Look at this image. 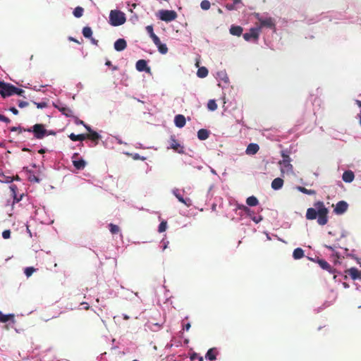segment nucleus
I'll return each instance as SVG.
<instances>
[{
    "instance_id": "nucleus-1",
    "label": "nucleus",
    "mask_w": 361,
    "mask_h": 361,
    "mask_svg": "<svg viewBox=\"0 0 361 361\" xmlns=\"http://www.w3.org/2000/svg\"><path fill=\"white\" fill-rule=\"evenodd\" d=\"M314 208H308L306 212V219L314 220L317 217V223L321 226H324L328 222L329 210L322 201H317L314 203Z\"/></svg>"
},
{
    "instance_id": "nucleus-2",
    "label": "nucleus",
    "mask_w": 361,
    "mask_h": 361,
    "mask_svg": "<svg viewBox=\"0 0 361 361\" xmlns=\"http://www.w3.org/2000/svg\"><path fill=\"white\" fill-rule=\"evenodd\" d=\"M23 130L25 132L33 133L34 137L37 140H41L47 135V130L45 129L44 126L41 123L35 124L32 127L23 129Z\"/></svg>"
},
{
    "instance_id": "nucleus-3",
    "label": "nucleus",
    "mask_w": 361,
    "mask_h": 361,
    "mask_svg": "<svg viewBox=\"0 0 361 361\" xmlns=\"http://www.w3.org/2000/svg\"><path fill=\"white\" fill-rule=\"evenodd\" d=\"M281 157H283L282 160L279 161V164L281 167V173L283 175L285 173H291L293 170V166L290 164L291 159L289 155L286 154L285 152H281Z\"/></svg>"
},
{
    "instance_id": "nucleus-4",
    "label": "nucleus",
    "mask_w": 361,
    "mask_h": 361,
    "mask_svg": "<svg viewBox=\"0 0 361 361\" xmlns=\"http://www.w3.org/2000/svg\"><path fill=\"white\" fill-rule=\"evenodd\" d=\"M126 17L123 12L113 10L110 12L109 20L113 26H119L126 22Z\"/></svg>"
},
{
    "instance_id": "nucleus-5",
    "label": "nucleus",
    "mask_w": 361,
    "mask_h": 361,
    "mask_svg": "<svg viewBox=\"0 0 361 361\" xmlns=\"http://www.w3.org/2000/svg\"><path fill=\"white\" fill-rule=\"evenodd\" d=\"M177 18V13L172 10H162L160 11V19L165 22H171Z\"/></svg>"
},
{
    "instance_id": "nucleus-6",
    "label": "nucleus",
    "mask_w": 361,
    "mask_h": 361,
    "mask_svg": "<svg viewBox=\"0 0 361 361\" xmlns=\"http://www.w3.org/2000/svg\"><path fill=\"white\" fill-rule=\"evenodd\" d=\"M168 149H172L178 154L184 153V147L181 145L178 140L176 139L175 135H171L169 140V146Z\"/></svg>"
},
{
    "instance_id": "nucleus-7",
    "label": "nucleus",
    "mask_w": 361,
    "mask_h": 361,
    "mask_svg": "<svg viewBox=\"0 0 361 361\" xmlns=\"http://www.w3.org/2000/svg\"><path fill=\"white\" fill-rule=\"evenodd\" d=\"M260 33V27H255L250 29L248 32L243 34V38L246 41H250L252 39L257 40Z\"/></svg>"
},
{
    "instance_id": "nucleus-8",
    "label": "nucleus",
    "mask_w": 361,
    "mask_h": 361,
    "mask_svg": "<svg viewBox=\"0 0 361 361\" xmlns=\"http://www.w3.org/2000/svg\"><path fill=\"white\" fill-rule=\"evenodd\" d=\"M13 90H14L13 85L2 82L0 87V94L4 98H5L13 94Z\"/></svg>"
},
{
    "instance_id": "nucleus-9",
    "label": "nucleus",
    "mask_w": 361,
    "mask_h": 361,
    "mask_svg": "<svg viewBox=\"0 0 361 361\" xmlns=\"http://www.w3.org/2000/svg\"><path fill=\"white\" fill-rule=\"evenodd\" d=\"M348 208V203L345 201L341 200L336 203L334 212L336 214H343L347 211Z\"/></svg>"
},
{
    "instance_id": "nucleus-10",
    "label": "nucleus",
    "mask_w": 361,
    "mask_h": 361,
    "mask_svg": "<svg viewBox=\"0 0 361 361\" xmlns=\"http://www.w3.org/2000/svg\"><path fill=\"white\" fill-rule=\"evenodd\" d=\"M55 106H56V108H57L59 109V111L62 114H63L66 117H68V118H73V117H75L74 112H73V111L70 107L66 106H63L62 104L56 105Z\"/></svg>"
},
{
    "instance_id": "nucleus-11",
    "label": "nucleus",
    "mask_w": 361,
    "mask_h": 361,
    "mask_svg": "<svg viewBox=\"0 0 361 361\" xmlns=\"http://www.w3.org/2000/svg\"><path fill=\"white\" fill-rule=\"evenodd\" d=\"M259 22L260 25L259 27H260V29L263 27H266L270 29H275V23L271 18H260Z\"/></svg>"
},
{
    "instance_id": "nucleus-12",
    "label": "nucleus",
    "mask_w": 361,
    "mask_h": 361,
    "mask_svg": "<svg viewBox=\"0 0 361 361\" xmlns=\"http://www.w3.org/2000/svg\"><path fill=\"white\" fill-rule=\"evenodd\" d=\"M78 157V153H74L72 159H73V164L75 166V168L78 170H82L86 166V162L84 159H80L79 160H75V159Z\"/></svg>"
},
{
    "instance_id": "nucleus-13",
    "label": "nucleus",
    "mask_w": 361,
    "mask_h": 361,
    "mask_svg": "<svg viewBox=\"0 0 361 361\" xmlns=\"http://www.w3.org/2000/svg\"><path fill=\"white\" fill-rule=\"evenodd\" d=\"M136 69L140 71H145L149 73L150 71V68L147 66V61L144 59H140L136 62L135 64Z\"/></svg>"
},
{
    "instance_id": "nucleus-14",
    "label": "nucleus",
    "mask_w": 361,
    "mask_h": 361,
    "mask_svg": "<svg viewBox=\"0 0 361 361\" xmlns=\"http://www.w3.org/2000/svg\"><path fill=\"white\" fill-rule=\"evenodd\" d=\"M173 195L178 200L179 202L184 204L187 207H190L192 205V201L190 198H183V197L180 195L179 190L176 189L173 191Z\"/></svg>"
},
{
    "instance_id": "nucleus-15",
    "label": "nucleus",
    "mask_w": 361,
    "mask_h": 361,
    "mask_svg": "<svg viewBox=\"0 0 361 361\" xmlns=\"http://www.w3.org/2000/svg\"><path fill=\"white\" fill-rule=\"evenodd\" d=\"M350 278L353 280L361 279V271L358 270L355 267H352L345 271Z\"/></svg>"
},
{
    "instance_id": "nucleus-16",
    "label": "nucleus",
    "mask_w": 361,
    "mask_h": 361,
    "mask_svg": "<svg viewBox=\"0 0 361 361\" xmlns=\"http://www.w3.org/2000/svg\"><path fill=\"white\" fill-rule=\"evenodd\" d=\"M127 47L126 41L124 39H118L114 42V49L117 51L124 50Z\"/></svg>"
},
{
    "instance_id": "nucleus-17",
    "label": "nucleus",
    "mask_w": 361,
    "mask_h": 361,
    "mask_svg": "<svg viewBox=\"0 0 361 361\" xmlns=\"http://www.w3.org/2000/svg\"><path fill=\"white\" fill-rule=\"evenodd\" d=\"M317 263L324 270L328 271L329 273H334V269L331 267V265L324 259H317Z\"/></svg>"
},
{
    "instance_id": "nucleus-18",
    "label": "nucleus",
    "mask_w": 361,
    "mask_h": 361,
    "mask_svg": "<svg viewBox=\"0 0 361 361\" xmlns=\"http://www.w3.org/2000/svg\"><path fill=\"white\" fill-rule=\"evenodd\" d=\"M100 138L101 135L95 131H91L90 133L85 134V139H89L93 141L95 145L98 143V141Z\"/></svg>"
},
{
    "instance_id": "nucleus-19",
    "label": "nucleus",
    "mask_w": 361,
    "mask_h": 361,
    "mask_svg": "<svg viewBox=\"0 0 361 361\" xmlns=\"http://www.w3.org/2000/svg\"><path fill=\"white\" fill-rule=\"evenodd\" d=\"M175 125L178 128H183L185 125V118L183 115L178 114L174 118Z\"/></svg>"
},
{
    "instance_id": "nucleus-20",
    "label": "nucleus",
    "mask_w": 361,
    "mask_h": 361,
    "mask_svg": "<svg viewBox=\"0 0 361 361\" xmlns=\"http://www.w3.org/2000/svg\"><path fill=\"white\" fill-rule=\"evenodd\" d=\"M259 149V147L257 144L255 143H250L248 145L247 149H246V154H255Z\"/></svg>"
},
{
    "instance_id": "nucleus-21",
    "label": "nucleus",
    "mask_w": 361,
    "mask_h": 361,
    "mask_svg": "<svg viewBox=\"0 0 361 361\" xmlns=\"http://www.w3.org/2000/svg\"><path fill=\"white\" fill-rule=\"evenodd\" d=\"M354 178L355 175L352 171H345L342 176L343 180L345 183H351Z\"/></svg>"
},
{
    "instance_id": "nucleus-22",
    "label": "nucleus",
    "mask_w": 361,
    "mask_h": 361,
    "mask_svg": "<svg viewBox=\"0 0 361 361\" xmlns=\"http://www.w3.org/2000/svg\"><path fill=\"white\" fill-rule=\"evenodd\" d=\"M217 353H218V352H217L216 348H210L208 350L207 353H206L205 358L209 360H211V361L215 360L216 359Z\"/></svg>"
},
{
    "instance_id": "nucleus-23",
    "label": "nucleus",
    "mask_w": 361,
    "mask_h": 361,
    "mask_svg": "<svg viewBox=\"0 0 361 361\" xmlns=\"http://www.w3.org/2000/svg\"><path fill=\"white\" fill-rule=\"evenodd\" d=\"M283 180L281 178H276L271 182V188L275 190L281 189L283 185Z\"/></svg>"
},
{
    "instance_id": "nucleus-24",
    "label": "nucleus",
    "mask_w": 361,
    "mask_h": 361,
    "mask_svg": "<svg viewBox=\"0 0 361 361\" xmlns=\"http://www.w3.org/2000/svg\"><path fill=\"white\" fill-rule=\"evenodd\" d=\"M243 27H240V26H235V25H232L230 28V33L233 35H235V36H240L243 33Z\"/></svg>"
},
{
    "instance_id": "nucleus-25",
    "label": "nucleus",
    "mask_w": 361,
    "mask_h": 361,
    "mask_svg": "<svg viewBox=\"0 0 361 361\" xmlns=\"http://www.w3.org/2000/svg\"><path fill=\"white\" fill-rule=\"evenodd\" d=\"M209 132L206 129H200L197 132V137L200 140H205L209 137Z\"/></svg>"
},
{
    "instance_id": "nucleus-26",
    "label": "nucleus",
    "mask_w": 361,
    "mask_h": 361,
    "mask_svg": "<svg viewBox=\"0 0 361 361\" xmlns=\"http://www.w3.org/2000/svg\"><path fill=\"white\" fill-rule=\"evenodd\" d=\"M304 251L302 248L298 247L294 250L293 257L295 259H300L304 257Z\"/></svg>"
},
{
    "instance_id": "nucleus-27",
    "label": "nucleus",
    "mask_w": 361,
    "mask_h": 361,
    "mask_svg": "<svg viewBox=\"0 0 361 361\" xmlns=\"http://www.w3.org/2000/svg\"><path fill=\"white\" fill-rule=\"evenodd\" d=\"M68 137L72 141H83L85 140V134L75 135L71 133Z\"/></svg>"
},
{
    "instance_id": "nucleus-28",
    "label": "nucleus",
    "mask_w": 361,
    "mask_h": 361,
    "mask_svg": "<svg viewBox=\"0 0 361 361\" xmlns=\"http://www.w3.org/2000/svg\"><path fill=\"white\" fill-rule=\"evenodd\" d=\"M246 203L250 207H255L258 204L259 201L256 197L250 196L247 198Z\"/></svg>"
},
{
    "instance_id": "nucleus-29",
    "label": "nucleus",
    "mask_w": 361,
    "mask_h": 361,
    "mask_svg": "<svg viewBox=\"0 0 361 361\" xmlns=\"http://www.w3.org/2000/svg\"><path fill=\"white\" fill-rule=\"evenodd\" d=\"M297 190H299L300 192L304 193V194H306V195H315L316 194V191L315 190H309V189H307L306 188L302 187V186H298L297 187Z\"/></svg>"
},
{
    "instance_id": "nucleus-30",
    "label": "nucleus",
    "mask_w": 361,
    "mask_h": 361,
    "mask_svg": "<svg viewBox=\"0 0 361 361\" xmlns=\"http://www.w3.org/2000/svg\"><path fill=\"white\" fill-rule=\"evenodd\" d=\"M13 318H14V315L13 314H4L1 311H0V322H6L8 321H9L10 319H13Z\"/></svg>"
},
{
    "instance_id": "nucleus-31",
    "label": "nucleus",
    "mask_w": 361,
    "mask_h": 361,
    "mask_svg": "<svg viewBox=\"0 0 361 361\" xmlns=\"http://www.w3.org/2000/svg\"><path fill=\"white\" fill-rule=\"evenodd\" d=\"M197 75L200 78H205L208 75V70L205 67H201L197 70Z\"/></svg>"
},
{
    "instance_id": "nucleus-32",
    "label": "nucleus",
    "mask_w": 361,
    "mask_h": 361,
    "mask_svg": "<svg viewBox=\"0 0 361 361\" xmlns=\"http://www.w3.org/2000/svg\"><path fill=\"white\" fill-rule=\"evenodd\" d=\"M82 35L86 38H91L92 35V31L91 27H85L82 29Z\"/></svg>"
},
{
    "instance_id": "nucleus-33",
    "label": "nucleus",
    "mask_w": 361,
    "mask_h": 361,
    "mask_svg": "<svg viewBox=\"0 0 361 361\" xmlns=\"http://www.w3.org/2000/svg\"><path fill=\"white\" fill-rule=\"evenodd\" d=\"M13 178L11 176H5L4 173H0V182L1 183H11L13 182Z\"/></svg>"
},
{
    "instance_id": "nucleus-34",
    "label": "nucleus",
    "mask_w": 361,
    "mask_h": 361,
    "mask_svg": "<svg viewBox=\"0 0 361 361\" xmlns=\"http://www.w3.org/2000/svg\"><path fill=\"white\" fill-rule=\"evenodd\" d=\"M84 9L80 6L76 7L73 11V15L76 18H80L83 15Z\"/></svg>"
},
{
    "instance_id": "nucleus-35",
    "label": "nucleus",
    "mask_w": 361,
    "mask_h": 361,
    "mask_svg": "<svg viewBox=\"0 0 361 361\" xmlns=\"http://www.w3.org/2000/svg\"><path fill=\"white\" fill-rule=\"evenodd\" d=\"M207 108L210 111H215L217 109L216 101L214 99H210L207 103Z\"/></svg>"
},
{
    "instance_id": "nucleus-36",
    "label": "nucleus",
    "mask_w": 361,
    "mask_h": 361,
    "mask_svg": "<svg viewBox=\"0 0 361 361\" xmlns=\"http://www.w3.org/2000/svg\"><path fill=\"white\" fill-rule=\"evenodd\" d=\"M109 226L110 232L112 234H117L120 231V228L117 225L110 224L109 225Z\"/></svg>"
},
{
    "instance_id": "nucleus-37",
    "label": "nucleus",
    "mask_w": 361,
    "mask_h": 361,
    "mask_svg": "<svg viewBox=\"0 0 361 361\" xmlns=\"http://www.w3.org/2000/svg\"><path fill=\"white\" fill-rule=\"evenodd\" d=\"M239 208L243 209L246 213V214L248 216H250V218L255 214L254 212L252 210H251L250 208H248L247 207H246L245 205H243L242 207H240Z\"/></svg>"
},
{
    "instance_id": "nucleus-38",
    "label": "nucleus",
    "mask_w": 361,
    "mask_h": 361,
    "mask_svg": "<svg viewBox=\"0 0 361 361\" xmlns=\"http://www.w3.org/2000/svg\"><path fill=\"white\" fill-rule=\"evenodd\" d=\"M210 6V2L208 0H203L200 4L201 8L204 11L209 10Z\"/></svg>"
},
{
    "instance_id": "nucleus-39",
    "label": "nucleus",
    "mask_w": 361,
    "mask_h": 361,
    "mask_svg": "<svg viewBox=\"0 0 361 361\" xmlns=\"http://www.w3.org/2000/svg\"><path fill=\"white\" fill-rule=\"evenodd\" d=\"M146 30L147 33L149 35L150 37L152 39L154 37L156 36V35L154 32L153 27L152 25H147L146 27Z\"/></svg>"
},
{
    "instance_id": "nucleus-40",
    "label": "nucleus",
    "mask_w": 361,
    "mask_h": 361,
    "mask_svg": "<svg viewBox=\"0 0 361 361\" xmlns=\"http://www.w3.org/2000/svg\"><path fill=\"white\" fill-rule=\"evenodd\" d=\"M158 50L161 54H166L168 52V47L165 44H162L158 48Z\"/></svg>"
},
{
    "instance_id": "nucleus-41",
    "label": "nucleus",
    "mask_w": 361,
    "mask_h": 361,
    "mask_svg": "<svg viewBox=\"0 0 361 361\" xmlns=\"http://www.w3.org/2000/svg\"><path fill=\"white\" fill-rule=\"evenodd\" d=\"M167 228V223L166 221H162L160 223L159 226L158 231L159 233H162L166 231Z\"/></svg>"
},
{
    "instance_id": "nucleus-42",
    "label": "nucleus",
    "mask_w": 361,
    "mask_h": 361,
    "mask_svg": "<svg viewBox=\"0 0 361 361\" xmlns=\"http://www.w3.org/2000/svg\"><path fill=\"white\" fill-rule=\"evenodd\" d=\"M13 94L22 96L25 91L23 89L18 88L13 85Z\"/></svg>"
},
{
    "instance_id": "nucleus-43",
    "label": "nucleus",
    "mask_w": 361,
    "mask_h": 361,
    "mask_svg": "<svg viewBox=\"0 0 361 361\" xmlns=\"http://www.w3.org/2000/svg\"><path fill=\"white\" fill-rule=\"evenodd\" d=\"M28 180L30 182H35V183L39 182V178L37 176H36L35 174H30L28 176Z\"/></svg>"
},
{
    "instance_id": "nucleus-44",
    "label": "nucleus",
    "mask_w": 361,
    "mask_h": 361,
    "mask_svg": "<svg viewBox=\"0 0 361 361\" xmlns=\"http://www.w3.org/2000/svg\"><path fill=\"white\" fill-rule=\"evenodd\" d=\"M35 271V269L33 267H27L25 269V274L27 277H29L33 274Z\"/></svg>"
},
{
    "instance_id": "nucleus-45",
    "label": "nucleus",
    "mask_w": 361,
    "mask_h": 361,
    "mask_svg": "<svg viewBox=\"0 0 361 361\" xmlns=\"http://www.w3.org/2000/svg\"><path fill=\"white\" fill-rule=\"evenodd\" d=\"M23 129H25V128H22L20 126H18V127L13 126V127H11L10 128V130L12 131V132L18 131V133H21L22 132H25L23 130Z\"/></svg>"
},
{
    "instance_id": "nucleus-46",
    "label": "nucleus",
    "mask_w": 361,
    "mask_h": 361,
    "mask_svg": "<svg viewBox=\"0 0 361 361\" xmlns=\"http://www.w3.org/2000/svg\"><path fill=\"white\" fill-rule=\"evenodd\" d=\"M152 39L157 48H159L162 44L159 38L157 35L154 37Z\"/></svg>"
},
{
    "instance_id": "nucleus-47",
    "label": "nucleus",
    "mask_w": 361,
    "mask_h": 361,
    "mask_svg": "<svg viewBox=\"0 0 361 361\" xmlns=\"http://www.w3.org/2000/svg\"><path fill=\"white\" fill-rule=\"evenodd\" d=\"M152 39L157 48H159L162 44L159 38L157 35L154 37Z\"/></svg>"
},
{
    "instance_id": "nucleus-48",
    "label": "nucleus",
    "mask_w": 361,
    "mask_h": 361,
    "mask_svg": "<svg viewBox=\"0 0 361 361\" xmlns=\"http://www.w3.org/2000/svg\"><path fill=\"white\" fill-rule=\"evenodd\" d=\"M190 359L192 360H194L195 359H198V361H203V358L201 356H199L198 354H197L196 353H194L191 356H190Z\"/></svg>"
},
{
    "instance_id": "nucleus-49",
    "label": "nucleus",
    "mask_w": 361,
    "mask_h": 361,
    "mask_svg": "<svg viewBox=\"0 0 361 361\" xmlns=\"http://www.w3.org/2000/svg\"><path fill=\"white\" fill-rule=\"evenodd\" d=\"M252 220L255 222L256 224H258L259 222H260L262 220V216H255V214L251 217Z\"/></svg>"
},
{
    "instance_id": "nucleus-50",
    "label": "nucleus",
    "mask_w": 361,
    "mask_h": 361,
    "mask_svg": "<svg viewBox=\"0 0 361 361\" xmlns=\"http://www.w3.org/2000/svg\"><path fill=\"white\" fill-rule=\"evenodd\" d=\"M2 237L4 239H8L11 237V231L10 230H5L2 233Z\"/></svg>"
},
{
    "instance_id": "nucleus-51",
    "label": "nucleus",
    "mask_w": 361,
    "mask_h": 361,
    "mask_svg": "<svg viewBox=\"0 0 361 361\" xmlns=\"http://www.w3.org/2000/svg\"><path fill=\"white\" fill-rule=\"evenodd\" d=\"M226 8L228 11H233V10H236L237 9V6L234 4H227L226 5Z\"/></svg>"
},
{
    "instance_id": "nucleus-52",
    "label": "nucleus",
    "mask_w": 361,
    "mask_h": 361,
    "mask_svg": "<svg viewBox=\"0 0 361 361\" xmlns=\"http://www.w3.org/2000/svg\"><path fill=\"white\" fill-rule=\"evenodd\" d=\"M37 108L39 109H43V108H45L47 107V104L46 102H40V103H37V102H33Z\"/></svg>"
},
{
    "instance_id": "nucleus-53",
    "label": "nucleus",
    "mask_w": 361,
    "mask_h": 361,
    "mask_svg": "<svg viewBox=\"0 0 361 361\" xmlns=\"http://www.w3.org/2000/svg\"><path fill=\"white\" fill-rule=\"evenodd\" d=\"M0 121H3L6 123H9L11 122V120L8 117L0 114Z\"/></svg>"
},
{
    "instance_id": "nucleus-54",
    "label": "nucleus",
    "mask_w": 361,
    "mask_h": 361,
    "mask_svg": "<svg viewBox=\"0 0 361 361\" xmlns=\"http://www.w3.org/2000/svg\"><path fill=\"white\" fill-rule=\"evenodd\" d=\"M28 102H25V101H20L18 103V106L20 108H24V107H26L28 106Z\"/></svg>"
},
{
    "instance_id": "nucleus-55",
    "label": "nucleus",
    "mask_w": 361,
    "mask_h": 361,
    "mask_svg": "<svg viewBox=\"0 0 361 361\" xmlns=\"http://www.w3.org/2000/svg\"><path fill=\"white\" fill-rule=\"evenodd\" d=\"M10 189L13 192V194L16 195V190H17V186L16 185H11L10 186Z\"/></svg>"
},
{
    "instance_id": "nucleus-56",
    "label": "nucleus",
    "mask_w": 361,
    "mask_h": 361,
    "mask_svg": "<svg viewBox=\"0 0 361 361\" xmlns=\"http://www.w3.org/2000/svg\"><path fill=\"white\" fill-rule=\"evenodd\" d=\"M9 110L14 114V115H17L18 114V111L16 108L15 107H11L9 109Z\"/></svg>"
},
{
    "instance_id": "nucleus-57",
    "label": "nucleus",
    "mask_w": 361,
    "mask_h": 361,
    "mask_svg": "<svg viewBox=\"0 0 361 361\" xmlns=\"http://www.w3.org/2000/svg\"><path fill=\"white\" fill-rule=\"evenodd\" d=\"M190 328V324L188 323L183 326V330L188 331Z\"/></svg>"
},
{
    "instance_id": "nucleus-58",
    "label": "nucleus",
    "mask_w": 361,
    "mask_h": 361,
    "mask_svg": "<svg viewBox=\"0 0 361 361\" xmlns=\"http://www.w3.org/2000/svg\"><path fill=\"white\" fill-rule=\"evenodd\" d=\"M90 39H91V42L92 44H94L95 45L98 44V40L97 39H95L94 38H92V37H91Z\"/></svg>"
},
{
    "instance_id": "nucleus-59",
    "label": "nucleus",
    "mask_w": 361,
    "mask_h": 361,
    "mask_svg": "<svg viewBox=\"0 0 361 361\" xmlns=\"http://www.w3.org/2000/svg\"><path fill=\"white\" fill-rule=\"evenodd\" d=\"M68 39H69L70 41H73V42H76V43H78V44H80V42H79L76 39H75V38H73V37H69Z\"/></svg>"
},
{
    "instance_id": "nucleus-60",
    "label": "nucleus",
    "mask_w": 361,
    "mask_h": 361,
    "mask_svg": "<svg viewBox=\"0 0 361 361\" xmlns=\"http://www.w3.org/2000/svg\"><path fill=\"white\" fill-rule=\"evenodd\" d=\"M84 126H85V128L87 129V130L89 132V133H90L91 131H93L89 126H87V125L85 124V125H84Z\"/></svg>"
},
{
    "instance_id": "nucleus-61",
    "label": "nucleus",
    "mask_w": 361,
    "mask_h": 361,
    "mask_svg": "<svg viewBox=\"0 0 361 361\" xmlns=\"http://www.w3.org/2000/svg\"><path fill=\"white\" fill-rule=\"evenodd\" d=\"M241 3V0H233V4H234L235 6Z\"/></svg>"
},
{
    "instance_id": "nucleus-62",
    "label": "nucleus",
    "mask_w": 361,
    "mask_h": 361,
    "mask_svg": "<svg viewBox=\"0 0 361 361\" xmlns=\"http://www.w3.org/2000/svg\"><path fill=\"white\" fill-rule=\"evenodd\" d=\"M38 152H39V154H44V153H45V149H39V150L38 151Z\"/></svg>"
},
{
    "instance_id": "nucleus-63",
    "label": "nucleus",
    "mask_w": 361,
    "mask_h": 361,
    "mask_svg": "<svg viewBox=\"0 0 361 361\" xmlns=\"http://www.w3.org/2000/svg\"><path fill=\"white\" fill-rule=\"evenodd\" d=\"M12 178H13V180H20V178H19V176H18V175H16V176H14V177H12Z\"/></svg>"
},
{
    "instance_id": "nucleus-64",
    "label": "nucleus",
    "mask_w": 361,
    "mask_h": 361,
    "mask_svg": "<svg viewBox=\"0 0 361 361\" xmlns=\"http://www.w3.org/2000/svg\"><path fill=\"white\" fill-rule=\"evenodd\" d=\"M356 103H357V104L358 105V106H360V107L361 108V101H360V100H357V101H356Z\"/></svg>"
}]
</instances>
